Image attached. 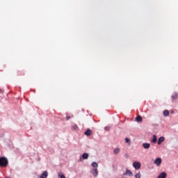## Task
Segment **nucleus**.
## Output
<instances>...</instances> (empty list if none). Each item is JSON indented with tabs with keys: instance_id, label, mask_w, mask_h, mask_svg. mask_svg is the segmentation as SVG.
Returning a JSON list of instances; mask_svg holds the SVG:
<instances>
[{
	"instance_id": "dca6fc26",
	"label": "nucleus",
	"mask_w": 178,
	"mask_h": 178,
	"mask_svg": "<svg viewBox=\"0 0 178 178\" xmlns=\"http://www.w3.org/2000/svg\"><path fill=\"white\" fill-rule=\"evenodd\" d=\"M120 152V149L119 148H115L113 150V153L115 154V155H118V154H119Z\"/></svg>"
},
{
	"instance_id": "f03ea898",
	"label": "nucleus",
	"mask_w": 178,
	"mask_h": 178,
	"mask_svg": "<svg viewBox=\"0 0 178 178\" xmlns=\"http://www.w3.org/2000/svg\"><path fill=\"white\" fill-rule=\"evenodd\" d=\"M133 167L134 169L138 170L140 168H141V163H140V161H135L133 163Z\"/></svg>"
},
{
	"instance_id": "a878e982",
	"label": "nucleus",
	"mask_w": 178,
	"mask_h": 178,
	"mask_svg": "<svg viewBox=\"0 0 178 178\" xmlns=\"http://www.w3.org/2000/svg\"><path fill=\"white\" fill-rule=\"evenodd\" d=\"M0 137H2V135H0Z\"/></svg>"
},
{
	"instance_id": "0eeeda50",
	"label": "nucleus",
	"mask_w": 178,
	"mask_h": 178,
	"mask_svg": "<svg viewBox=\"0 0 178 178\" xmlns=\"http://www.w3.org/2000/svg\"><path fill=\"white\" fill-rule=\"evenodd\" d=\"M92 175L94 176V177H97V176H98V170L97 168H94L93 171L92 172Z\"/></svg>"
},
{
	"instance_id": "f257e3e1",
	"label": "nucleus",
	"mask_w": 178,
	"mask_h": 178,
	"mask_svg": "<svg viewBox=\"0 0 178 178\" xmlns=\"http://www.w3.org/2000/svg\"><path fill=\"white\" fill-rule=\"evenodd\" d=\"M8 164V161L6 157L3 156L0 157V166L2 168H6V165Z\"/></svg>"
},
{
	"instance_id": "6ab92c4d",
	"label": "nucleus",
	"mask_w": 178,
	"mask_h": 178,
	"mask_svg": "<svg viewBox=\"0 0 178 178\" xmlns=\"http://www.w3.org/2000/svg\"><path fill=\"white\" fill-rule=\"evenodd\" d=\"M125 143L126 144H128V145H130V144H131L130 139H129L128 138H125Z\"/></svg>"
},
{
	"instance_id": "f8f14e48",
	"label": "nucleus",
	"mask_w": 178,
	"mask_h": 178,
	"mask_svg": "<svg viewBox=\"0 0 178 178\" xmlns=\"http://www.w3.org/2000/svg\"><path fill=\"white\" fill-rule=\"evenodd\" d=\"M72 129L77 131V130H79V126H77V124H73L72 125Z\"/></svg>"
},
{
	"instance_id": "f3484780",
	"label": "nucleus",
	"mask_w": 178,
	"mask_h": 178,
	"mask_svg": "<svg viewBox=\"0 0 178 178\" xmlns=\"http://www.w3.org/2000/svg\"><path fill=\"white\" fill-rule=\"evenodd\" d=\"M58 178H66V177H65V175L63 174V172H58Z\"/></svg>"
},
{
	"instance_id": "9d476101",
	"label": "nucleus",
	"mask_w": 178,
	"mask_h": 178,
	"mask_svg": "<svg viewBox=\"0 0 178 178\" xmlns=\"http://www.w3.org/2000/svg\"><path fill=\"white\" fill-rule=\"evenodd\" d=\"M91 129H88L85 132H84V134L85 136H91Z\"/></svg>"
},
{
	"instance_id": "6e6552de",
	"label": "nucleus",
	"mask_w": 178,
	"mask_h": 178,
	"mask_svg": "<svg viewBox=\"0 0 178 178\" xmlns=\"http://www.w3.org/2000/svg\"><path fill=\"white\" fill-rule=\"evenodd\" d=\"M48 177V172L44 171V172L40 175V178H47Z\"/></svg>"
},
{
	"instance_id": "412c9836",
	"label": "nucleus",
	"mask_w": 178,
	"mask_h": 178,
	"mask_svg": "<svg viewBox=\"0 0 178 178\" xmlns=\"http://www.w3.org/2000/svg\"><path fill=\"white\" fill-rule=\"evenodd\" d=\"M136 178H141V172H138L135 175Z\"/></svg>"
},
{
	"instance_id": "5701e85b",
	"label": "nucleus",
	"mask_w": 178,
	"mask_h": 178,
	"mask_svg": "<svg viewBox=\"0 0 178 178\" xmlns=\"http://www.w3.org/2000/svg\"><path fill=\"white\" fill-rule=\"evenodd\" d=\"M71 118H72V117H70V115H68V116L66 117V120H70V119Z\"/></svg>"
},
{
	"instance_id": "423d86ee",
	"label": "nucleus",
	"mask_w": 178,
	"mask_h": 178,
	"mask_svg": "<svg viewBox=\"0 0 178 178\" xmlns=\"http://www.w3.org/2000/svg\"><path fill=\"white\" fill-rule=\"evenodd\" d=\"M143 148H145V149H148L151 147V144L144 143H143Z\"/></svg>"
},
{
	"instance_id": "7ed1b4c3",
	"label": "nucleus",
	"mask_w": 178,
	"mask_h": 178,
	"mask_svg": "<svg viewBox=\"0 0 178 178\" xmlns=\"http://www.w3.org/2000/svg\"><path fill=\"white\" fill-rule=\"evenodd\" d=\"M154 165H156V166H161V163H162V159L160 157L156 158L154 161Z\"/></svg>"
},
{
	"instance_id": "b1692460",
	"label": "nucleus",
	"mask_w": 178,
	"mask_h": 178,
	"mask_svg": "<svg viewBox=\"0 0 178 178\" xmlns=\"http://www.w3.org/2000/svg\"><path fill=\"white\" fill-rule=\"evenodd\" d=\"M127 156H129L127 154H125V157L127 158Z\"/></svg>"
},
{
	"instance_id": "ddd939ff",
	"label": "nucleus",
	"mask_w": 178,
	"mask_h": 178,
	"mask_svg": "<svg viewBox=\"0 0 178 178\" xmlns=\"http://www.w3.org/2000/svg\"><path fill=\"white\" fill-rule=\"evenodd\" d=\"M156 141H158V138H156V135H153V138L152 140V143L155 144V143H156Z\"/></svg>"
},
{
	"instance_id": "a211bd4d",
	"label": "nucleus",
	"mask_w": 178,
	"mask_h": 178,
	"mask_svg": "<svg viewBox=\"0 0 178 178\" xmlns=\"http://www.w3.org/2000/svg\"><path fill=\"white\" fill-rule=\"evenodd\" d=\"M92 168H95V169H97V168H98V163H97V162H92Z\"/></svg>"
},
{
	"instance_id": "20e7f679",
	"label": "nucleus",
	"mask_w": 178,
	"mask_h": 178,
	"mask_svg": "<svg viewBox=\"0 0 178 178\" xmlns=\"http://www.w3.org/2000/svg\"><path fill=\"white\" fill-rule=\"evenodd\" d=\"M163 141H165V137L163 136H161L157 142L158 145H161L162 144V143H163Z\"/></svg>"
},
{
	"instance_id": "39448f33",
	"label": "nucleus",
	"mask_w": 178,
	"mask_h": 178,
	"mask_svg": "<svg viewBox=\"0 0 178 178\" xmlns=\"http://www.w3.org/2000/svg\"><path fill=\"white\" fill-rule=\"evenodd\" d=\"M133 176V172L130 171L129 169L126 170V172L123 174V176Z\"/></svg>"
},
{
	"instance_id": "4468645a",
	"label": "nucleus",
	"mask_w": 178,
	"mask_h": 178,
	"mask_svg": "<svg viewBox=\"0 0 178 178\" xmlns=\"http://www.w3.org/2000/svg\"><path fill=\"white\" fill-rule=\"evenodd\" d=\"M88 153H83L82 154V159H88Z\"/></svg>"
},
{
	"instance_id": "4be33fe9",
	"label": "nucleus",
	"mask_w": 178,
	"mask_h": 178,
	"mask_svg": "<svg viewBox=\"0 0 178 178\" xmlns=\"http://www.w3.org/2000/svg\"><path fill=\"white\" fill-rule=\"evenodd\" d=\"M110 129H111V127H104V130H106V131H108Z\"/></svg>"
},
{
	"instance_id": "aec40b11",
	"label": "nucleus",
	"mask_w": 178,
	"mask_h": 178,
	"mask_svg": "<svg viewBox=\"0 0 178 178\" xmlns=\"http://www.w3.org/2000/svg\"><path fill=\"white\" fill-rule=\"evenodd\" d=\"M171 98L172 99H177V93H173L172 95L171 96Z\"/></svg>"
},
{
	"instance_id": "393cba45",
	"label": "nucleus",
	"mask_w": 178,
	"mask_h": 178,
	"mask_svg": "<svg viewBox=\"0 0 178 178\" xmlns=\"http://www.w3.org/2000/svg\"><path fill=\"white\" fill-rule=\"evenodd\" d=\"M80 161H83V159L81 158V159H80Z\"/></svg>"
},
{
	"instance_id": "9b49d317",
	"label": "nucleus",
	"mask_w": 178,
	"mask_h": 178,
	"mask_svg": "<svg viewBox=\"0 0 178 178\" xmlns=\"http://www.w3.org/2000/svg\"><path fill=\"white\" fill-rule=\"evenodd\" d=\"M163 116H165V118H168V116H169V111L164 110L163 112Z\"/></svg>"
},
{
	"instance_id": "2eb2a0df",
	"label": "nucleus",
	"mask_w": 178,
	"mask_h": 178,
	"mask_svg": "<svg viewBox=\"0 0 178 178\" xmlns=\"http://www.w3.org/2000/svg\"><path fill=\"white\" fill-rule=\"evenodd\" d=\"M136 122H143V117H141L140 115H138L136 118Z\"/></svg>"
},
{
	"instance_id": "1a4fd4ad",
	"label": "nucleus",
	"mask_w": 178,
	"mask_h": 178,
	"mask_svg": "<svg viewBox=\"0 0 178 178\" xmlns=\"http://www.w3.org/2000/svg\"><path fill=\"white\" fill-rule=\"evenodd\" d=\"M157 178H166V172H161Z\"/></svg>"
}]
</instances>
